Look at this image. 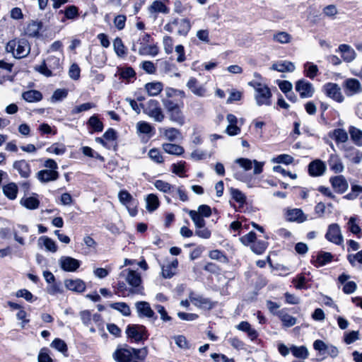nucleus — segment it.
Segmentation results:
<instances>
[{"label": "nucleus", "instance_id": "dca6fc26", "mask_svg": "<svg viewBox=\"0 0 362 362\" xmlns=\"http://www.w3.org/2000/svg\"><path fill=\"white\" fill-rule=\"evenodd\" d=\"M327 170L325 163L321 160H315L308 165L309 174L313 177L322 175Z\"/></svg>", "mask_w": 362, "mask_h": 362}, {"label": "nucleus", "instance_id": "a18cd8bd", "mask_svg": "<svg viewBox=\"0 0 362 362\" xmlns=\"http://www.w3.org/2000/svg\"><path fill=\"white\" fill-rule=\"evenodd\" d=\"M189 215L194 222L196 228H203L205 226L206 223L204 217L201 216L199 213H197L196 211L191 210L189 211Z\"/></svg>", "mask_w": 362, "mask_h": 362}, {"label": "nucleus", "instance_id": "4c0bfd02", "mask_svg": "<svg viewBox=\"0 0 362 362\" xmlns=\"http://www.w3.org/2000/svg\"><path fill=\"white\" fill-rule=\"evenodd\" d=\"M38 244L43 245L46 250L49 252H56L57 250L55 242L47 236H41L38 240Z\"/></svg>", "mask_w": 362, "mask_h": 362}, {"label": "nucleus", "instance_id": "09e8293b", "mask_svg": "<svg viewBox=\"0 0 362 362\" xmlns=\"http://www.w3.org/2000/svg\"><path fill=\"white\" fill-rule=\"evenodd\" d=\"M88 124L95 131V132H102L103 129V122L99 119L97 115L91 116L88 121Z\"/></svg>", "mask_w": 362, "mask_h": 362}, {"label": "nucleus", "instance_id": "c85d7f7f", "mask_svg": "<svg viewBox=\"0 0 362 362\" xmlns=\"http://www.w3.org/2000/svg\"><path fill=\"white\" fill-rule=\"evenodd\" d=\"M163 88V84L158 81L148 83L145 85V89L150 96L158 95Z\"/></svg>", "mask_w": 362, "mask_h": 362}, {"label": "nucleus", "instance_id": "13d9d810", "mask_svg": "<svg viewBox=\"0 0 362 362\" xmlns=\"http://www.w3.org/2000/svg\"><path fill=\"white\" fill-rule=\"evenodd\" d=\"M131 349L132 351V359L134 358L139 361H144L148 354V349L146 347L139 349L131 348Z\"/></svg>", "mask_w": 362, "mask_h": 362}, {"label": "nucleus", "instance_id": "ddd939ff", "mask_svg": "<svg viewBox=\"0 0 362 362\" xmlns=\"http://www.w3.org/2000/svg\"><path fill=\"white\" fill-rule=\"evenodd\" d=\"M189 299L197 308L211 309L213 307L212 303L209 299L203 297L199 294L191 291L189 294Z\"/></svg>", "mask_w": 362, "mask_h": 362}, {"label": "nucleus", "instance_id": "de8ad7c7", "mask_svg": "<svg viewBox=\"0 0 362 362\" xmlns=\"http://www.w3.org/2000/svg\"><path fill=\"white\" fill-rule=\"evenodd\" d=\"M332 137L338 143H344L348 140L346 132L342 129H337L332 133Z\"/></svg>", "mask_w": 362, "mask_h": 362}, {"label": "nucleus", "instance_id": "20e7f679", "mask_svg": "<svg viewBox=\"0 0 362 362\" xmlns=\"http://www.w3.org/2000/svg\"><path fill=\"white\" fill-rule=\"evenodd\" d=\"M6 50L7 52L12 53L15 58L21 59L29 54L30 48L26 40L14 39L7 43Z\"/></svg>", "mask_w": 362, "mask_h": 362}, {"label": "nucleus", "instance_id": "603ef678", "mask_svg": "<svg viewBox=\"0 0 362 362\" xmlns=\"http://www.w3.org/2000/svg\"><path fill=\"white\" fill-rule=\"evenodd\" d=\"M267 243L263 240L255 241L250 246L252 251L257 255L262 254L267 247Z\"/></svg>", "mask_w": 362, "mask_h": 362}, {"label": "nucleus", "instance_id": "ea45409f", "mask_svg": "<svg viewBox=\"0 0 362 362\" xmlns=\"http://www.w3.org/2000/svg\"><path fill=\"white\" fill-rule=\"evenodd\" d=\"M159 49L156 45H147L141 46L139 49V53L141 55H151L155 57L158 54Z\"/></svg>", "mask_w": 362, "mask_h": 362}, {"label": "nucleus", "instance_id": "423d86ee", "mask_svg": "<svg viewBox=\"0 0 362 362\" xmlns=\"http://www.w3.org/2000/svg\"><path fill=\"white\" fill-rule=\"evenodd\" d=\"M60 59L59 57L54 56L49 57L46 61H43L42 64L35 68V70L42 74V75L49 77L52 76V70L59 69Z\"/></svg>", "mask_w": 362, "mask_h": 362}, {"label": "nucleus", "instance_id": "72a5a7b5", "mask_svg": "<svg viewBox=\"0 0 362 362\" xmlns=\"http://www.w3.org/2000/svg\"><path fill=\"white\" fill-rule=\"evenodd\" d=\"M21 204L30 210H34L39 207L40 201L35 197H23L20 202Z\"/></svg>", "mask_w": 362, "mask_h": 362}, {"label": "nucleus", "instance_id": "f704fd0d", "mask_svg": "<svg viewBox=\"0 0 362 362\" xmlns=\"http://www.w3.org/2000/svg\"><path fill=\"white\" fill-rule=\"evenodd\" d=\"M3 192L9 199H15L17 197L18 186L14 182H10L3 187Z\"/></svg>", "mask_w": 362, "mask_h": 362}, {"label": "nucleus", "instance_id": "4d7b16f0", "mask_svg": "<svg viewBox=\"0 0 362 362\" xmlns=\"http://www.w3.org/2000/svg\"><path fill=\"white\" fill-rule=\"evenodd\" d=\"M113 47L116 54L119 57H122L125 54V47L122 42V40L119 37L115 39L113 42Z\"/></svg>", "mask_w": 362, "mask_h": 362}, {"label": "nucleus", "instance_id": "5701e85b", "mask_svg": "<svg viewBox=\"0 0 362 362\" xmlns=\"http://www.w3.org/2000/svg\"><path fill=\"white\" fill-rule=\"evenodd\" d=\"M28 233V227L25 225L18 224L16 228H13V235L14 240L21 245L25 244L24 238L21 235V233Z\"/></svg>", "mask_w": 362, "mask_h": 362}, {"label": "nucleus", "instance_id": "2eb2a0df", "mask_svg": "<svg viewBox=\"0 0 362 362\" xmlns=\"http://www.w3.org/2000/svg\"><path fill=\"white\" fill-rule=\"evenodd\" d=\"M186 86L189 90L197 96L204 97L206 95V89L204 85L201 84L198 80L194 77H191L188 80Z\"/></svg>", "mask_w": 362, "mask_h": 362}, {"label": "nucleus", "instance_id": "680f3d73", "mask_svg": "<svg viewBox=\"0 0 362 362\" xmlns=\"http://www.w3.org/2000/svg\"><path fill=\"white\" fill-rule=\"evenodd\" d=\"M293 158L288 154H281L272 160L273 163H284L286 165L291 164L293 162Z\"/></svg>", "mask_w": 362, "mask_h": 362}, {"label": "nucleus", "instance_id": "79ce46f5", "mask_svg": "<svg viewBox=\"0 0 362 362\" xmlns=\"http://www.w3.org/2000/svg\"><path fill=\"white\" fill-rule=\"evenodd\" d=\"M237 329L245 332L247 333L248 336L252 339H255L257 337V333L255 329L251 327V325L249 322L246 321L241 322L239 325H237Z\"/></svg>", "mask_w": 362, "mask_h": 362}, {"label": "nucleus", "instance_id": "a878e982", "mask_svg": "<svg viewBox=\"0 0 362 362\" xmlns=\"http://www.w3.org/2000/svg\"><path fill=\"white\" fill-rule=\"evenodd\" d=\"M296 69L293 63L289 61H281L272 64V69L279 72H293Z\"/></svg>", "mask_w": 362, "mask_h": 362}, {"label": "nucleus", "instance_id": "37998d69", "mask_svg": "<svg viewBox=\"0 0 362 362\" xmlns=\"http://www.w3.org/2000/svg\"><path fill=\"white\" fill-rule=\"evenodd\" d=\"M292 354L299 358L305 359L308 356V351L305 346H292L291 347Z\"/></svg>", "mask_w": 362, "mask_h": 362}, {"label": "nucleus", "instance_id": "3c124183", "mask_svg": "<svg viewBox=\"0 0 362 362\" xmlns=\"http://www.w3.org/2000/svg\"><path fill=\"white\" fill-rule=\"evenodd\" d=\"M149 11L151 13H168V8L166 7V6L160 1H154L152 4L151 5L149 8Z\"/></svg>", "mask_w": 362, "mask_h": 362}, {"label": "nucleus", "instance_id": "9d476101", "mask_svg": "<svg viewBox=\"0 0 362 362\" xmlns=\"http://www.w3.org/2000/svg\"><path fill=\"white\" fill-rule=\"evenodd\" d=\"M296 90L302 98H311L315 93L313 84L305 79H301L296 82Z\"/></svg>", "mask_w": 362, "mask_h": 362}, {"label": "nucleus", "instance_id": "a19ab883", "mask_svg": "<svg viewBox=\"0 0 362 362\" xmlns=\"http://www.w3.org/2000/svg\"><path fill=\"white\" fill-rule=\"evenodd\" d=\"M59 13H63L65 18L69 20H74L79 15L78 8L74 5L66 6L64 10H61Z\"/></svg>", "mask_w": 362, "mask_h": 362}, {"label": "nucleus", "instance_id": "7c9ffc66", "mask_svg": "<svg viewBox=\"0 0 362 362\" xmlns=\"http://www.w3.org/2000/svg\"><path fill=\"white\" fill-rule=\"evenodd\" d=\"M164 151L168 154L180 156L184 153V148L177 144L165 143L162 145Z\"/></svg>", "mask_w": 362, "mask_h": 362}, {"label": "nucleus", "instance_id": "0eeeda50", "mask_svg": "<svg viewBox=\"0 0 362 362\" xmlns=\"http://www.w3.org/2000/svg\"><path fill=\"white\" fill-rule=\"evenodd\" d=\"M120 203L126 206L131 216L137 214L138 202L126 190H121L118 194Z\"/></svg>", "mask_w": 362, "mask_h": 362}, {"label": "nucleus", "instance_id": "39448f33", "mask_svg": "<svg viewBox=\"0 0 362 362\" xmlns=\"http://www.w3.org/2000/svg\"><path fill=\"white\" fill-rule=\"evenodd\" d=\"M142 108L144 112L155 122H162L164 120L165 115L158 100L151 99L142 105Z\"/></svg>", "mask_w": 362, "mask_h": 362}, {"label": "nucleus", "instance_id": "7ed1b4c3", "mask_svg": "<svg viewBox=\"0 0 362 362\" xmlns=\"http://www.w3.org/2000/svg\"><path fill=\"white\" fill-rule=\"evenodd\" d=\"M120 276L124 277L128 284L132 286L129 291V293L127 294L128 296L129 293L143 294L144 288L141 286L142 281L139 272L129 269H126L121 272Z\"/></svg>", "mask_w": 362, "mask_h": 362}, {"label": "nucleus", "instance_id": "c9c22d12", "mask_svg": "<svg viewBox=\"0 0 362 362\" xmlns=\"http://www.w3.org/2000/svg\"><path fill=\"white\" fill-rule=\"evenodd\" d=\"M349 133L353 142L359 146H362V130L354 126L349 128Z\"/></svg>", "mask_w": 362, "mask_h": 362}, {"label": "nucleus", "instance_id": "864d4df0", "mask_svg": "<svg viewBox=\"0 0 362 362\" xmlns=\"http://www.w3.org/2000/svg\"><path fill=\"white\" fill-rule=\"evenodd\" d=\"M154 187L159 191L163 192V193H169L171 192V189L173 187L170 185L168 182H165L163 180H158L154 182Z\"/></svg>", "mask_w": 362, "mask_h": 362}, {"label": "nucleus", "instance_id": "c03bdc74", "mask_svg": "<svg viewBox=\"0 0 362 362\" xmlns=\"http://www.w3.org/2000/svg\"><path fill=\"white\" fill-rule=\"evenodd\" d=\"M146 209L149 211L156 210L159 206L158 198L153 194H150L146 199Z\"/></svg>", "mask_w": 362, "mask_h": 362}, {"label": "nucleus", "instance_id": "412c9836", "mask_svg": "<svg viewBox=\"0 0 362 362\" xmlns=\"http://www.w3.org/2000/svg\"><path fill=\"white\" fill-rule=\"evenodd\" d=\"M37 177L41 182H48L57 180L59 173L54 170H42L37 173Z\"/></svg>", "mask_w": 362, "mask_h": 362}, {"label": "nucleus", "instance_id": "5fc2aeb1", "mask_svg": "<svg viewBox=\"0 0 362 362\" xmlns=\"http://www.w3.org/2000/svg\"><path fill=\"white\" fill-rule=\"evenodd\" d=\"M332 259V255L331 253L322 252L317 255L316 261L319 267H322L327 263L331 262Z\"/></svg>", "mask_w": 362, "mask_h": 362}, {"label": "nucleus", "instance_id": "58836bf2", "mask_svg": "<svg viewBox=\"0 0 362 362\" xmlns=\"http://www.w3.org/2000/svg\"><path fill=\"white\" fill-rule=\"evenodd\" d=\"M272 39L274 42L281 44H288L292 40V36L284 31H279L273 35Z\"/></svg>", "mask_w": 362, "mask_h": 362}, {"label": "nucleus", "instance_id": "a211bd4d", "mask_svg": "<svg viewBox=\"0 0 362 362\" xmlns=\"http://www.w3.org/2000/svg\"><path fill=\"white\" fill-rule=\"evenodd\" d=\"M135 307L139 317L151 318L154 317V312L150 304L146 301H139L135 303Z\"/></svg>", "mask_w": 362, "mask_h": 362}, {"label": "nucleus", "instance_id": "338daca9", "mask_svg": "<svg viewBox=\"0 0 362 362\" xmlns=\"http://www.w3.org/2000/svg\"><path fill=\"white\" fill-rule=\"evenodd\" d=\"M347 259L352 266H354L356 262L362 264V250L356 254L348 255Z\"/></svg>", "mask_w": 362, "mask_h": 362}, {"label": "nucleus", "instance_id": "f03ea898", "mask_svg": "<svg viewBox=\"0 0 362 362\" xmlns=\"http://www.w3.org/2000/svg\"><path fill=\"white\" fill-rule=\"evenodd\" d=\"M248 85L255 89V99L258 106H269L272 104V93L270 89L265 84L252 81L249 82Z\"/></svg>", "mask_w": 362, "mask_h": 362}, {"label": "nucleus", "instance_id": "49530a36", "mask_svg": "<svg viewBox=\"0 0 362 362\" xmlns=\"http://www.w3.org/2000/svg\"><path fill=\"white\" fill-rule=\"evenodd\" d=\"M110 307L120 312L124 316H129L131 315V310L129 305L123 302L114 303L110 304Z\"/></svg>", "mask_w": 362, "mask_h": 362}, {"label": "nucleus", "instance_id": "0e129e2a", "mask_svg": "<svg viewBox=\"0 0 362 362\" xmlns=\"http://www.w3.org/2000/svg\"><path fill=\"white\" fill-rule=\"evenodd\" d=\"M256 240V234L253 231H250L247 234L240 238V241L245 245L253 244Z\"/></svg>", "mask_w": 362, "mask_h": 362}, {"label": "nucleus", "instance_id": "6e6d98bb", "mask_svg": "<svg viewBox=\"0 0 362 362\" xmlns=\"http://www.w3.org/2000/svg\"><path fill=\"white\" fill-rule=\"evenodd\" d=\"M136 129L141 134H148L153 130V127L149 123L141 121L136 124Z\"/></svg>", "mask_w": 362, "mask_h": 362}, {"label": "nucleus", "instance_id": "6e6552de", "mask_svg": "<svg viewBox=\"0 0 362 362\" xmlns=\"http://www.w3.org/2000/svg\"><path fill=\"white\" fill-rule=\"evenodd\" d=\"M325 238L328 241L337 245H342L344 242L341 228L337 223H332L328 226Z\"/></svg>", "mask_w": 362, "mask_h": 362}, {"label": "nucleus", "instance_id": "bf43d9fd", "mask_svg": "<svg viewBox=\"0 0 362 362\" xmlns=\"http://www.w3.org/2000/svg\"><path fill=\"white\" fill-rule=\"evenodd\" d=\"M280 319L283 325L288 327H292L296 323V318L287 313H281L280 315Z\"/></svg>", "mask_w": 362, "mask_h": 362}, {"label": "nucleus", "instance_id": "052dcab7", "mask_svg": "<svg viewBox=\"0 0 362 362\" xmlns=\"http://www.w3.org/2000/svg\"><path fill=\"white\" fill-rule=\"evenodd\" d=\"M348 228L352 233L358 235L361 233V228L355 217H351L347 223Z\"/></svg>", "mask_w": 362, "mask_h": 362}, {"label": "nucleus", "instance_id": "f3484780", "mask_svg": "<svg viewBox=\"0 0 362 362\" xmlns=\"http://www.w3.org/2000/svg\"><path fill=\"white\" fill-rule=\"evenodd\" d=\"M126 332L128 337L134 339L136 341H139L144 339L146 334V329L142 325H129L127 328Z\"/></svg>", "mask_w": 362, "mask_h": 362}, {"label": "nucleus", "instance_id": "4be33fe9", "mask_svg": "<svg viewBox=\"0 0 362 362\" xmlns=\"http://www.w3.org/2000/svg\"><path fill=\"white\" fill-rule=\"evenodd\" d=\"M338 50L341 53V57L346 62H352L356 57L355 50L348 45H340L339 46Z\"/></svg>", "mask_w": 362, "mask_h": 362}, {"label": "nucleus", "instance_id": "9b49d317", "mask_svg": "<svg viewBox=\"0 0 362 362\" xmlns=\"http://www.w3.org/2000/svg\"><path fill=\"white\" fill-rule=\"evenodd\" d=\"M324 90L326 95L338 103H342L344 100V96L342 95L341 88L338 84L328 83L324 86Z\"/></svg>", "mask_w": 362, "mask_h": 362}, {"label": "nucleus", "instance_id": "f8f14e48", "mask_svg": "<svg viewBox=\"0 0 362 362\" xmlns=\"http://www.w3.org/2000/svg\"><path fill=\"white\" fill-rule=\"evenodd\" d=\"M329 182L334 190L338 194L344 193L349 188V183L343 175L331 177Z\"/></svg>", "mask_w": 362, "mask_h": 362}, {"label": "nucleus", "instance_id": "69168bd1", "mask_svg": "<svg viewBox=\"0 0 362 362\" xmlns=\"http://www.w3.org/2000/svg\"><path fill=\"white\" fill-rule=\"evenodd\" d=\"M135 71L131 67H126L121 69L119 75L121 78L129 80L133 77L135 76Z\"/></svg>", "mask_w": 362, "mask_h": 362}, {"label": "nucleus", "instance_id": "774afa93", "mask_svg": "<svg viewBox=\"0 0 362 362\" xmlns=\"http://www.w3.org/2000/svg\"><path fill=\"white\" fill-rule=\"evenodd\" d=\"M49 351L47 349L43 348L40 351L38 354L37 361L38 362H52V359L49 355Z\"/></svg>", "mask_w": 362, "mask_h": 362}, {"label": "nucleus", "instance_id": "c756f323", "mask_svg": "<svg viewBox=\"0 0 362 362\" xmlns=\"http://www.w3.org/2000/svg\"><path fill=\"white\" fill-rule=\"evenodd\" d=\"M159 131L170 141H175L180 134V131L174 127L161 128Z\"/></svg>", "mask_w": 362, "mask_h": 362}, {"label": "nucleus", "instance_id": "e433bc0d", "mask_svg": "<svg viewBox=\"0 0 362 362\" xmlns=\"http://www.w3.org/2000/svg\"><path fill=\"white\" fill-rule=\"evenodd\" d=\"M345 156L354 163H359L362 160V153L354 148H346Z\"/></svg>", "mask_w": 362, "mask_h": 362}, {"label": "nucleus", "instance_id": "4468645a", "mask_svg": "<svg viewBox=\"0 0 362 362\" xmlns=\"http://www.w3.org/2000/svg\"><path fill=\"white\" fill-rule=\"evenodd\" d=\"M59 263L61 268L66 272H74L80 267V261L71 257H62Z\"/></svg>", "mask_w": 362, "mask_h": 362}, {"label": "nucleus", "instance_id": "8fccbe9b", "mask_svg": "<svg viewBox=\"0 0 362 362\" xmlns=\"http://www.w3.org/2000/svg\"><path fill=\"white\" fill-rule=\"evenodd\" d=\"M304 72L305 75L310 78H314L317 72H318V68L317 66L311 63V62H307L304 64Z\"/></svg>", "mask_w": 362, "mask_h": 362}, {"label": "nucleus", "instance_id": "393cba45", "mask_svg": "<svg viewBox=\"0 0 362 362\" xmlns=\"http://www.w3.org/2000/svg\"><path fill=\"white\" fill-rule=\"evenodd\" d=\"M286 217L290 221H297L299 223H303L306 220V216L304 215L303 211L299 209L288 210Z\"/></svg>", "mask_w": 362, "mask_h": 362}, {"label": "nucleus", "instance_id": "f257e3e1", "mask_svg": "<svg viewBox=\"0 0 362 362\" xmlns=\"http://www.w3.org/2000/svg\"><path fill=\"white\" fill-rule=\"evenodd\" d=\"M162 103L167 112L169 120L180 126L185 124V115L182 110V106L170 99H163Z\"/></svg>", "mask_w": 362, "mask_h": 362}, {"label": "nucleus", "instance_id": "2f4dec72", "mask_svg": "<svg viewBox=\"0 0 362 362\" xmlns=\"http://www.w3.org/2000/svg\"><path fill=\"white\" fill-rule=\"evenodd\" d=\"M172 24L178 26V33L182 35H186L191 28L190 22L186 18L175 20Z\"/></svg>", "mask_w": 362, "mask_h": 362}, {"label": "nucleus", "instance_id": "6ab92c4d", "mask_svg": "<svg viewBox=\"0 0 362 362\" xmlns=\"http://www.w3.org/2000/svg\"><path fill=\"white\" fill-rule=\"evenodd\" d=\"M13 168L16 170L21 177L23 178H27L30 175V165L28 162L25 160L15 161L13 164Z\"/></svg>", "mask_w": 362, "mask_h": 362}, {"label": "nucleus", "instance_id": "bb28decb", "mask_svg": "<svg viewBox=\"0 0 362 362\" xmlns=\"http://www.w3.org/2000/svg\"><path fill=\"white\" fill-rule=\"evenodd\" d=\"M330 169L335 173H340L344 171V166L339 157L336 155L332 154L328 160Z\"/></svg>", "mask_w": 362, "mask_h": 362}, {"label": "nucleus", "instance_id": "473e14b6", "mask_svg": "<svg viewBox=\"0 0 362 362\" xmlns=\"http://www.w3.org/2000/svg\"><path fill=\"white\" fill-rule=\"evenodd\" d=\"M42 23L39 21L29 23L25 28V34L30 37H37L42 29Z\"/></svg>", "mask_w": 362, "mask_h": 362}, {"label": "nucleus", "instance_id": "aec40b11", "mask_svg": "<svg viewBox=\"0 0 362 362\" xmlns=\"http://www.w3.org/2000/svg\"><path fill=\"white\" fill-rule=\"evenodd\" d=\"M113 358L117 362H130L132 360L131 347L117 349L113 354Z\"/></svg>", "mask_w": 362, "mask_h": 362}, {"label": "nucleus", "instance_id": "e2e57ef3", "mask_svg": "<svg viewBox=\"0 0 362 362\" xmlns=\"http://www.w3.org/2000/svg\"><path fill=\"white\" fill-rule=\"evenodd\" d=\"M190 8V6L188 4L184 5L180 1H176L174 3V11L180 15L189 11Z\"/></svg>", "mask_w": 362, "mask_h": 362}, {"label": "nucleus", "instance_id": "1a4fd4ad", "mask_svg": "<svg viewBox=\"0 0 362 362\" xmlns=\"http://www.w3.org/2000/svg\"><path fill=\"white\" fill-rule=\"evenodd\" d=\"M345 94L348 97L353 96L362 91V87L360 81L356 78H347L342 84Z\"/></svg>", "mask_w": 362, "mask_h": 362}, {"label": "nucleus", "instance_id": "b1692460", "mask_svg": "<svg viewBox=\"0 0 362 362\" xmlns=\"http://www.w3.org/2000/svg\"><path fill=\"white\" fill-rule=\"evenodd\" d=\"M65 286L70 291L83 292L86 289L85 283L81 279H69L65 281Z\"/></svg>", "mask_w": 362, "mask_h": 362}, {"label": "nucleus", "instance_id": "cd10ccee", "mask_svg": "<svg viewBox=\"0 0 362 362\" xmlns=\"http://www.w3.org/2000/svg\"><path fill=\"white\" fill-rule=\"evenodd\" d=\"M22 98L28 103H36L42 99V94L36 90H30L22 93Z\"/></svg>", "mask_w": 362, "mask_h": 362}]
</instances>
